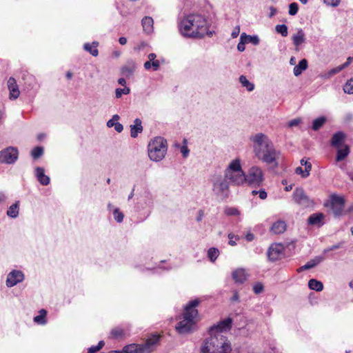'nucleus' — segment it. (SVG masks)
<instances>
[{"label": "nucleus", "instance_id": "obj_21", "mask_svg": "<svg viewBox=\"0 0 353 353\" xmlns=\"http://www.w3.org/2000/svg\"><path fill=\"white\" fill-rule=\"evenodd\" d=\"M142 121L137 118L134 121V124L130 125V136L132 138H137L139 133L143 132Z\"/></svg>", "mask_w": 353, "mask_h": 353}, {"label": "nucleus", "instance_id": "obj_38", "mask_svg": "<svg viewBox=\"0 0 353 353\" xmlns=\"http://www.w3.org/2000/svg\"><path fill=\"white\" fill-rule=\"evenodd\" d=\"M144 206H141L142 209L145 208H151L153 206V198L150 193L148 192L144 196Z\"/></svg>", "mask_w": 353, "mask_h": 353}, {"label": "nucleus", "instance_id": "obj_27", "mask_svg": "<svg viewBox=\"0 0 353 353\" xmlns=\"http://www.w3.org/2000/svg\"><path fill=\"white\" fill-rule=\"evenodd\" d=\"M324 219L323 213H314L311 214L307 219V223L310 225H314L321 223Z\"/></svg>", "mask_w": 353, "mask_h": 353}, {"label": "nucleus", "instance_id": "obj_51", "mask_svg": "<svg viewBox=\"0 0 353 353\" xmlns=\"http://www.w3.org/2000/svg\"><path fill=\"white\" fill-rule=\"evenodd\" d=\"M228 239H229V242L228 243L232 245V246H234V245H236V243L235 241H234V239L235 240H239V236L238 235H235L232 233H230L228 234Z\"/></svg>", "mask_w": 353, "mask_h": 353}, {"label": "nucleus", "instance_id": "obj_28", "mask_svg": "<svg viewBox=\"0 0 353 353\" xmlns=\"http://www.w3.org/2000/svg\"><path fill=\"white\" fill-rule=\"evenodd\" d=\"M19 201H16L14 203L11 205L7 210V215L12 219L17 218L19 216Z\"/></svg>", "mask_w": 353, "mask_h": 353}, {"label": "nucleus", "instance_id": "obj_63", "mask_svg": "<svg viewBox=\"0 0 353 353\" xmlns=\"http://www.w3.org/2000/svg\"><path fill=\"white\" fill-rule=\"evenodd\" d=\"M7 199L8 196H6V194L3 192H0V204L4 203L6 201Z\"/></svg>", "mask_w": 353, "mask_h": 353}, {"label": "nucleus", "instance_id": "obj_48", "mask_svg": "<svg viewBox=\"0 0 353 353\" xmlns=\"http://www.w3.org/2000/svg\"><path fill=\"white\" fill-rule=\"evenodd\" d=\"M252 195H256L259 194V196L261 199L264 200L267 198V192L264 189H261L259 191L257 190H253L252 192Z\"/></svg>", "mask_w": 353, "mask_h": 353}, {"label": "nucleus", "instance_id": "obj_56", "mask_svg": "<svg viewBox=\"0 0 353 353\" xmlns=\"http://www.w3.org/2000/svg\"><path fill=\"white\" fill-rule=\"evenodd\" d=\"M301 120L300 119H294L289 121L288 125L289 127H294L298 125L301 123Z\"/></svg>", "mask_w": 353, "mask_h": 353}, {"label": "nucleus", "instance_id": "obj_46", "mask_svg": "<svg viewBox=\"0 0 353 353\" xmlns=\"http://www.w3.org/2000/svg\"><path fill=\"white\" fill-rule=\"evenodd\" d=\"M299 10V5L297 3H291L289 5V11L288 13L290 15L294 16L297 14Z\"/></svg>", "mask_w": 353, "mask_h": 353}, {"label": "nucleus", "instance_id": "obj_22", "mask_svg": "<svg viewBox=\"0 0 353 353\" xmlns=\"http://www.w3.org/2000/svg\"><path fill=\"white\" fill-rule=\"evenodd\" d=\"M286 230V223L284 221L278 220L275 221L271 228L270 231L275 234H279L284 232Z\"/></svg>", "mask_w": 353, "mask_h": 353}, {"label": "nucleus", "instance_id": "obj_35", "mask_svg": "<svg viewBox=\"0 0 353 353\" xmlns=\"http://www.w3.org/2000/svg\"><path fill=\"white\" fill-rule=\"evenodd\" d=\"M113 218L117 223H121L124 219V214L120 210L119 208H115L112 210Z\"/></svg>", "mask_w": 353, "mask_h": 353}, {"label": "nucleus", "instance_id": "obj_47", "mask_svg": "<svg viewBox=\"0 0 353 353\" xmlns=\"http://www.w3.org/2000/svg\"><path fill=\"white\" fill-rule=\"evenodd\" d=\"M264 290V286L262 283L257 282L253 286V291L256 294L262 293Z\"/></svg>", "mask_w": 353, "mask_h": 353}, {"label": "nucleus", "instance_id": "obj_3", "mask_svg": "<svg viewBox=\"0 0 353 353\" xmlns=\"http://www.w3.org/2000/svg\"><path fill=\"white\" fill-rule=\"evenodd\" d=\"M201 345V353H230L231 344L223 334H209Z\"/></svg>", "mask_w": 353, "mask_h": 353}, {"label": "nucleus", "instance_id": "obj_58", "mask_svg": "<svg viewBox=\"0 0 353 353\" xmlns=\"http://www.w3.org/2000/svg\"><path fill=\"white\" fill-rule=\"evenodd\" d=\"M123 94H124V92L122 88H117L115 90V97L117 99H120Z\"/></svg>", "mask_w": 353, "mask_h": 353}, {"label": "nucleus", "instance_id": "obj_55", "mask_svg": "<svg viewBox=\"0 0 353 353\" xmlns=\"http://www.w3.org/2000/svg\"><path fill=\"white\" fill-rule=\"evenodd\" d=\"M324 258L323 256H316L314 259H312V263H314V267L319 264L321 262L323 261Z\"/></svg>", "mask_w": 353, "mask_h": 353}, {"label": "nucleus", "instance_id": "obj_50", "mask_svg": "<svg viewBox=\"0 0 353 353\" xmlns=\"http://www.w3.org/2000/svg\"><path fill=\"white\" fill-rule=\"evenodd\" d=\"M183 143H184V145L183 146H181V152L183 157L184 158H186L189 155L190 150L188 149V148L186 145V143H187L186 139L183 140Z\"/></svg>", "mask_w": 353, "mask_h": 353}, {"label": "nucleus", "instance_id": "obj_52", "mask_svg": "<svg viewBox=\"0 0 353 353\" xmlns=\"http://www.w3.org/2000/svg\"><path fill=\"white\" fill-rule=\"evenodd\" d=\"M244 36L240 37V42L237 45V49L239 52H243L245 49V44L246 43V41L243 39Z\"/></svg>", "mask_w": 353, "mask_h": 353}, {"label": "nucleus", "instance_id": "obj_36", "mask_svg": "<svg viewBox=\"0 0 353 353\" xmlns=\"http://www.w3.org/2000/svg\"><path fill=\"white\" fill-rule=\"evenodd\" d=\"M241 36H244L243 39L246 41V43H251L255 46L259 43V38L256 35H247L245 33H242Z\"/></svg>", "mask_w": 353, "mask_h": 353}, {"label": "nucleus", "instance_id": "obj_11", "mask_svg": "<svg viewBox=\"0 0 353 353\" xmlns=\"http://www.w3.org/2000/svg\"><path fill=\"white\" fill-rule=\"evenodd\" d=\"M292 199L301 208H306L313 205V201L305 194L301 188H296L292 194Z\"/></svg>", "mask_w": 353, "mask_h": 353}, {"label": "nucleus", "instance_id": "obj_13", "mask_svg": "<svg viewBox=\"0 0 353 353\" xmlns=\"http://www.w3.org/2000/svg\"><path fill=\"white\" fill-rule=\"evenodd\" d=\"M285 247L281 243H273L268 250V257L270 261H276L284 255Z\"/></svg>", "mask_w": 353, "mask_h": 353}, {"label": "nucleus", "instance_id": "obj_31", "mask_svg": "<svg viewBox=\"0 0 353 353\" xmlns=\"http://www.w3.org/2000/svg\"><path fill=\"white\" fill-rule=\"evenodd\" d=\"M122 350L124 353H142L141 345L130 344L125 345Z\"/></svg>", "mask_w": 353, "mask_h": 353}, {"label": "nucleus", "instance_id": "obj_43", "mask_svg": "<svg viewBox=\"0 0 353 353\" xmlns=\"http://www.w3.org/2000/svg\"><path fill=\"white\" fill-rule=\"evenodd\" d=\"M343 91L349 94H353V78L348 80L343 85Z\"/></svg>", "mask_w": 353, "mask_h": 353}, {"label": "nucleus", "instance_id": "obj_17", "mask_svg": "<svg viewBox=\"0 0 353 353\" xmlns=\"http://www.w3.org/2000/svg\"><path fill=\"white\" fill-rule=\"evenodd\" d=\"M7 84L8 88L10 91V99L13 100L17 99L20 94V91L15 79L10 77L8 80Z\"/></svg>", "mask_w": 353, "mask_h": 353}, {"label": "nucleus", "instance_id": "obj_18", "mask_svg": "<svg viewBox=\"0 0 353 353\" xmlns=\"http://www.w3.org/2000/svg\"><path fill=\"white\" fill-rule=\"evenodd\" d=\"M248 274L243 268H237L232 273V278L235 283L242 284L248 279Z\"/></svg>", "mask_w": 353, "mask_h": 353}, {"label": "nucleus", "instance_id": "obj_45", "mask_svg": "<svg viewBox=\"0 0 353 353\" xmlns=\"http://www.w3.org/2000/svg\"><path fill=\"white\" fill-rule=\"evenodd\" d=\"M224 212L227 216H237L240 214L239 210L233 207L225 208Z\"/></svg>", "mask_w": 353, "mask_h": 353}, {"label": "nucleus", "instance_id": "obj_20", "mask_svg": "<svg viewBox=\"0 0 353 353\" xmlns=\"http://www.w3.org/2000/svg\"><path fill=\"white\" fill-rule=\"evenodd\" d=\"M35 176L42 185H48L50 182V177L45 174V170L42 167L35 168Z\"/></svg>", "mask_w": 353, "mask_h": 353}, {"label": "nucleus", "instance_id": "obj_32", "mask_svg": "<svg viewBox=\"0 0 353 353\" xmlns=\"http://www.w3.org/2000/svg\"><path fill=\"white\" fill-rule=\"evenodd\" d=\"M336 154V161H341L345 159L350 153V148L347 145H345L343 148H338Z\"/></svg>", "mask_w": 353, "mask_h": 353}, {"label": "nucleus", "instance_id": "obj_15", "mask_svg": "<svg viewBox=\"0 0 353 353\" xmlns=\"http://www.w3.org/2000/svg\"><path fill=\"white\" fill-rule=\"evenodd\" d=\"M161 336L159 334H152L145 341V343L140 344L142 353H150L152 352L156 345L159 344Z\"/></svg>", "mask_w": 353, "mask_h": 353}, {"label": "nucleus", "instance_id": "obj_60", "mask_svg": "<svg viewBox=\"0 0 353 353\" xmlns=\"http://www.w3.org/2000/svg\"><path fill=\"white\" fill-rule=\"evenodd\" d=\"M240 32V28L239 26H236L233 31L232 32L231 36L232 38H236L238 37Z\"/></svg>", "mask_w": 353, "mask_h": 353}, {"label": "nucleus", "instance_id": "obj_41", "mask_svg": "<svg viewBox=\"0 0 353 353\" xmlns=\"http://www.w3.org/2000/svg\"><path fill=\"white\" fill-rule=\"evenodd\" d=\"M219 254V250L215 248H211L208 251V256L212 262H214L217 259Z\"/></svg>", "mask_w": 353, "mask_h": 353}, {"label": "nucleus", "instance_id": "obj_14", "mask_svg": "<svg viewBox=\"0 0 353 353\" xmlns=\"http://www.w3.org/2000/svg\"><path fill=\"white\" fill-rule=\"evenodd\" d=\"M25 275L23 272L19 270H12L7 275L6 285L8 288H12L18 283L23 281Z\"/></svg>", "mask_w": 353, "mask_h": 353}, {"label": "nucleus", "instance_id": "obj_64", "mask_svg": "<svg viewBox=\"0 0 353 353\" xmlns=\"http://www.w3.org/2000/svg\"><path fill=\"white\" fill-rule=\"evenodd\" d=\"M231 301H239V295L237 291H234L233 296L230 299Z\"/></svg>", "mask_w": 353, "mask_h": 353}, {"label": "nucleus", "instance_id": "obj_25", "mask_svg": "<svg viewBox=\"0 0 353 353\" xmlns=\"http://www.w3.org/2000/svg\"><path fill=\"white\" fill-rule=\"evenodd\" d=\"M307 61L305 59H301L298 65H295L293 69L294 76L298 77L307 68Z\"/></svg>", "mask_w": 353, "mask_h": 353}, {"label": "nucleus", "instance_id": "obj_26", "mask_svg": "<svg viewBox=\"0 0 353 353\" xmlns=\"http://www.w3.org/2000/svg\"><path fill=\"white\" fill-rule=\"evenodd\" d=\"M99 43L97 41H93L92 43H85L83 45V49L90 53L92 56L97 57L99 54L97 50Z\"/></svg>", "mask_w": 353, "mask_h": 353}, {"label": "nucleus", "instance_id": "obj_12", "mask_svg": "<svg viewBox=\"0 0 353 353\" xmlns=\"http://www.w3.org/2000/svg\"><path fill=\"white\" fill-rule=\"evenodd\" d=\"M233 320L230 317H228L223 320L220 321L216 324H214L210 326L208 329L209 334H223L222 333L224 332L230 331L232 328Z\"/></svg>", "mask_w": 353, "mask_h": 353}, {"label": "nucleus", "instance_id": "obj_62", "mask_svg": "<svg viewBox=\"0 0 353 353\" xmlns=\"http://www.w3.org/2000/svg\"><path fill=\"white\" fill-rule=\"evenodd\" d=\"M352 61H353V57H349L347 59L346 61L343 64L341 65V66L343 67V69H344V68H347L352 63Z\"/></svg>", "mask_w": 353, "mask_h": 353}, {"label": "nucleus", "instance_id": "obj_61", "mask_svg": "<svg viewBox=\"0 0 353 353\" xmlns=\"http://www.w3.org/2000/svg\"><path fill=\"white\" fill-rule=\"evenodd\" d=\"M99 350H100L99 349L97 345H92L88 349V353H96Z\"/></svg>", "mask_w": 353, "mask_h": 353}, {"label": "nucleus", "instance_id": "obj_19", "mask_svg": "<svg viewBox=\"0 0 353 353\" xmlns=\"http://www.w3.org/2000/svg\"><path fill=\"white\" fill-rule=\"evenodd\" d=\"M292 39L293 44L295 46V50L296 51H298V50H299V47L302 43H305V41L306 40L305 34L301 28L298 29L296 33L292 36Z\"/></svg>", "mask_w": 353, "mask_h": 353}, {"label": "nucleus", "instance_id": "obj_59", "mask_svg": "<svg viewBox=\"0 0 353 353\" xmlns=\"http://www.w3.org/2000/svg\"><path fill=\"white\" fill-rule=\"evenodd\" d=\"M114 130L117 132H121L123 130V126L121 123H119V122H117V123L114 125Z\"/></svg>", "mask_w": 353, "mask_h": 353}, {"label": "nucleus", "instance_id": "obj_34", "mask_svg": "<svg viewBox=\"0 0 353 353\" xmlns=\"http://www.w3.org/2000/svg\"><path fill=\"white\" fill-rule=\"evenodd\" d=\"M326 119L325 117H320L314 119L312 122V130L317 131L319 130L325 123Z\"/></svg>", "mask_w": 353, "mask_h": 353}, {"label": "nucleus", "instance_id": "obj_42", "mask_svg": "<svg viewBox=\"0 0 353 353\" xmlns=\"http://www.w3.org/2000/svg\"><path fill=\"white\" fill-rule=\"evenodd\" d=\"M288 26L285 24L276 25L275 30L277 33L281 34L283 37H287L288 34Z\"/></svg>", "mask_w": 353, "mask_h": 353}, {"label": "nucleus", "instance_id": "obj_23", "mask_svg": "<svg viewBox=\"0 0 353 353\" xmlns=\"http://www.w3.org/2000/svg\"><path fill=\"white\" fill-rule=\"evenodd\" d=\"M345 134L342 132H338L333 134L331 139V145L334 148H340L344 141Z\"/></svg>", "mask_w": 353, "mask_h": 353}, {"label": "nucleus", "instance_id": "obj_54", "mask_svg": "<svg viewBox=\"0 0 353 353\" xmlns=\"http://www.w3.org/2000/svg\"><path fill=\"white\" fill-rule=\"evenodd\" d=\"M314 268V263L312 264V261L310 260L307 263H306L304 265L301 266L300 268V270H309V269H311V268Z\"/></svg>", "mask_w": 353, "mask_h": 353}, {"label": "nucleus", "instance_id": "obj_5", "mask_svg": "<svg viewBox=\"0 0 353 353\" xmlns=\"http://www.w3.org/2000/svg\"><path fill=\"white\" fill-rule=\"evenodd\" d=\"M245 174L239 159L232 160L224 172V176L227 180L234 185H241L245 183Z\"/></svg>", "mask_w": 353, "mask_h": 353}, {"label": "nucleus", "instance_id": "obj_29", "mask_svg": "<svg viewBox=\"0 0 353 353\" xmlns=\"http://www.w3.org/2000/svg\"><path fill=\"white\" fill-rule=\"evenodd\" d=\"M47 311L44 309H41L39 312V314L34 317V322L39 325H46L47 321L46 319Z\"/></svg>", "mask_w": 353, "mask_h": 353}, {"label": "nucleus", "instance_id": "obj_2", "mask_svg": "<svg viewBox=\"0 0 353 353\" xmlns=\"http://www.w3.org/2000/svg\"><path fill=\"white\" fill-rule=\"evenodd\" d=\"M180 33L186 37L202 38L208 34L205 19L200 14H190L179 20Z\"/></svg>", "mask_w": 353, "mask_h": 353}, {"label": "nucleus", "instance_id": "obj_1", "mask_svg": "<svg viewBox=\"0 0 353 353\" xmlns=\"http://www.w3.org/2000/svg\"><path fill=\"white\" fill-rule=\"evenodd\" d=\"M250 140L253 143V150L256 158L267 164H273L278 166L277 159L280 152L276 150L272 141L263 133H258L252 136Z\"/></svg>", "mask_w": 353, "mask_h": 353}, {"label": "nucleus", "instance_id": "obj_4", "mask_svg": "<svg viewBox=\"0 0 353 353\" xmlns=\"http://www.w3.org/2000/svg\"><path fill=\"white\" fill-rule=\"evenodd\" d=\"M199 301L197 299L192 300L185 307L183 314V319L176 325V331L181 334H185L191 332L195 326V318L198 315V310L196 307Z\"/></svg>", "mask_w": 353, "mask_h": 353}, {"label": "nucleus", "instance_id": "obj_16", "mask_svg": "<svg viewBox=\"0 0 353 353\" xmlns=\"http://www.w3.org/2000/svg\"><path fill=\"white\" fill-rule=\"evenodd\" d=\"M137 68L136 62L132 59H130L121 67V73L125 77L129 78L132 76Z\"/></svg>", "mask_w": 353, "mask_h": 353}, {"label": "nucleus", "instance_id": "obj_53", "mask_svg": "<svg viewBox=\"0 0 353 353\" xmlns=\"http://www.w3.org/2000/svg\"><path fill=\"white\" fill-rule=\"evenodd\" d=\"M323 1L325 4L332 7H336L340 3V0H323Z\"/></svg>", "mask_w": 353, "mask_h": 353}, {"label": "nucleus", "instance_id": "obj_24", "mask_svg": "<svg viewBox=\"0 0 353 353\" xmlns=\"http://www.w3.org/2000/svg\"><path fill=\"white\" fill-rule=\"evenodd\" d=\"M143 29L147 34L151 33L153 31L154 21L150 17H145L141 20Z\"/></svg>", "mask_w": 353, "mask_h": 353}, {"label": "nucleus", "instance_id": "obj_40", "mask_svg": "<svg viewBox=\"0 0 353 353\" xmlns=\"http://www.w3.org/2000/svg\"><path fill=\"white\" fill-rule=\"evenodd\" d=\"M310 165H307V168H305V170H303L301 167H297L295 169V173L296 174H300L303 178H307L310 175Z\"/></svg>", "mask_w": 353, "mask_h": 353}, {"label": "nucleus", "instance_id": "obj_33", "mask_svg": "<svg viewBox=\"0 0 353 353\" xmlns=\"http://www.w3.org/2000/svg\"><path fill=\"white\" fill-rule=\"evenodd\" d=\"M239 81L242 86L245 88L248 91L251 92L254 89V85L250 82L245 76L241 75L239 77Z\"/></svg>", "mask_w": 353, "mask_h": 353}, {"label": "nucleus", "instance_id": "obj_10", "mask_svg": "<svg viewBox=\"0 0 353 353\" xmlns=\"http://www.w3.org/2000/svg\"><path fill=\"white\" fill-rule=\"evenodd\" d=\"M19 158V150L16 147L9 146L0 151V163L14 164Z\"/></svg>", "mask_w": 353, "mask_h": 353}, {"label": "nucleus", "instance_id": "obj_6", "mask_svg": "<svg viewBox=\"0 0 353 353\" xmlns=\"http://www.w3.org/2000/svg\"><path fill=\"white\" fill-rule=\"evenodd\" d=\"M168 150L167 141L161 137L154 138L148 146V157L152 161H161Z\"/></svg>", "mask_w": 353, "mask_h": 353}, {"label": "nucleus", "instance_id": "obj_7", "mask_svg": "<svg viewBox=\"0 0 353 353\" xmlns=\"http://www.w3.org/2000/svg\"><path fill=\"white\" fill-rule=\"evenodd\" d=\"M212 191L219 196L228 197L229 193L230 183L225 176L214 174L212 177Z\"/></svg>", "mask_w": 353, "mask_h": 353}, {"label": "nucleus", "instance_id": "obj_8", "mask_svg": "<svg viewBox=\"0 0 353 353\" xmlns=\"http://www.w3.org/2000/svg\"><path fill=\"white\" fill-rule=\"evenodd\" d=\"M245 183L252 187H260L264 181V174L261 168L252 166L245 174Z\"/></svg>", "mask_w": 353, "mask_h": 353}, {"label": "nucleus", "instance_id": "obj_37", "mask_svg": "<svg viewBox=\"0 0 353 353\" xmlns=\"http://www.w3.org/2000/svg\"><path fill=\"white\" fill-rule=\"evenodd\" d=\"M343 69V67H341V65H339L336 68H334L332 69H331L330 70H329L327 72L321 75V77L324 79H330V77H332V76H334V74L339 73V72H341Z\"/></svg>", "mask_w": 353, "mask_h": 353}, {"label": "nucleus", "instance_id": "obj_57", "mask_svg": "<svg viewBox=\"0 0 353 353\" xmlns=\"http://www.w3.org/2000/svg\"><path fill=\"white\" fill-rule=\"evenodd\" d=\"M160 66V62L159 60H154L152 61V68L154 71H157Z\"/></svg>", "mask_w": 353, "mask_h": 353}, {"label": "nucleus", "instance_id": "obj_49", "mask_svg": "<svg viewBox=\"0 0 353 353\" xmlns=\"http://www.w3.org/2000/svg\"><path fill=\"white\" fill-rule=\"evenodd\" d=\"M119 119L120 117L118 114L113 115L112 119L107 122V126L108 128L114 127Z\"/></svg>", "mask_w": 353, "mask_h": 353}, {"label": "nucleus", "instance_id": "obj_9", "mask_svg": "<svg viewBox=\"0 0 353 353\" xmlns=\"http://www.w3.org/2000/svg\"><path fill=\"white\" fill-rule=\"evenodd\" d=\"M344 204L345 201L343 197L332 194L330 199L325 202L324 206L329 208L335 216H339L342 214Z\"/></svg>", "mask_w": 353, "mask_h": 353}, {"label": "nucleus", "instance_id": "obj_39", "mask_svg": "<svg viewBox=\"0 0 353 353\" xmlns=\"http://www.w3.org/2000/svg\"><path fill=\"white\" fill-rule=\"evenodd\" d=\"M43 148L41 146H37L34 148L31 152V155L33 159H37L43 154Z\"/></svg>", "mask_w": 353, "mask_h": 353}, {"label": "nucleus", "instance_id": "obj_44", "mask_svg": "<svg viewBox=\"0 0 353 353\" xmlns=\"http://www.w3.org/2000/svg\"><path fill=\"white\" fill-rule=\"evenodd\" d=\"M111 336L114 339H118L123 336V330L120 327H117L112 330L110 332Z\"/></svg>", "mask_w": 353, "mask_h": 353}, {"label": "nucleus", "instance_id": "obj_30", "mask_svg": "<svg viewBox=\"0 0 353 353\" xmlns=\"http://www.w3.org/2000/svg\"><path fill=\"white\" fill-rule=\"evenodd\" d=\"M308 287L310 289L315 290L316 292H321L323 289V283L314 279H311L309 281Z\"/></svg>", "mask_w": 353, "mask_h": 353}]
</instances>
